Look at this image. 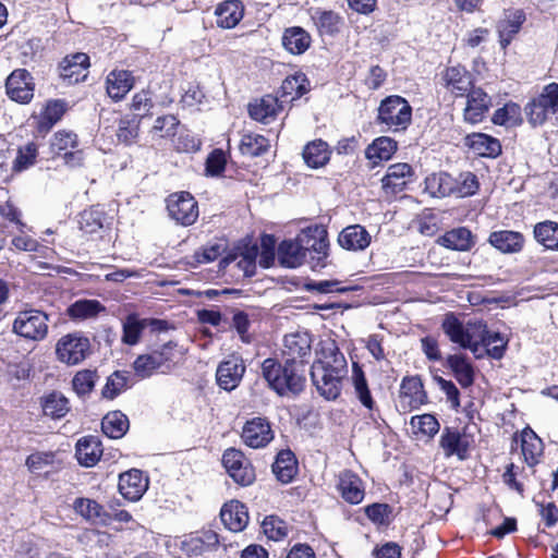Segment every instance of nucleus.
Masks as SVG:
<instances>
[{"mask_svg": "<svg viewBox=\"0 0 558 558\" xmlns=\"http://www.w3.org/2000/svg\"><path fill=\"white\" fill-rule=\"evenodd\" d=\"M466 336L470 338V347L464 349L476 353L480 347H484L486 354L494 360H501L505 356L508 339L499 331H492L487 323L482 318L468 320L465 324Z\"/></svg>", "mask_w": 558, "mask_h": 558, "instance_id": "obj_3", "label": "nucleus"}, {"mask_svg": "<svg viewBox=\"0 0 558 558\" xmlns=\"http://www.w3.org/2000/svg\"><path fill=\"white\" fill-rule=\"evenodd\" d=\"M272 473L282 484L291 483L299 472V462L290 449L280 450L271 465Z\"/></svg>", "mask_w": 558, "mask_h": 558, "instance_id": "obj_40", "label": "nucleus"}, {"mask_svg": "<svg viewBox=\"0 0 558 558\" xmlns=\"http://www.w3.org/2000/svg\"><path fill=\"white\" fill-rule=\"evenodd\" d=\"M72 508L76 514L92 524L101 526L110 525L109 512L95 499L77 497L74 499Z\"/></svg>", "mask_w": 558, "mask_h": 558, "instance_id": "obj_30", "label": "nucleus"}, {"mask_svg": "<svg viewBox=\"0 0 558 558\" xmlns=\"http://www.w3.org/2000/svg\"><path fill=\"white\" fill-rule=\"evenodd\" d=\"M269 149L270 141L266 136L253 132L243 134L239 144L240 153L251 158L263 156Z\"/></svg>", "mask_w": 558, "mask_h": 558, "instance_id": "obj_56", "label": "nucleus"}, {"mask_svg": "<svg viewBox=\"0 0 558 558\" xmlns=\"http://www.w3.org/2000/svg\"><path fill=\"white\" fill-rule=\"evenodd\" d=\"M240 437L248 448L263 449L274 440L275 432L266 416H254L244 423Z\"/></svg>", "mask_w": 558, "mask_h": 558, "instance_id": "obj_16", "label": "nucleus"}, {"mask_svg": "<svg viewBox=\"0 0 558 558\" xmlns=\"http://www.w3.org/2000/svg\"><path fill=\"white\" fill-rule=\"evenodd\" d=\"M165 203L169 218L178 226L191 227L199 217L198 202L187 191H178L169 194Z\"/></svg>", "mask_w": 558, "mask_h": 558, "instance_id": "obj_8", "label": "nucleus"}, {"mask_svg": "<svg viewBox=\"0 0 558 558\" xmlns=\"http://www.w3.org/2000/svg\"><path fill=\"white\" fill-rule=\"evenodd\" d=\"M220 519L229 531L241 532L248 524L247 507L239 500H230L222 506Z\"/></svg>", "mask_w": 558, "mask_h": 558, "instance_id": "obj_33", "label": "nucleus"}, {"mask_svg": "<svg viewBox=\"0 0 558 558\" xmlns=\"http://www.w3.org/2000/svg\"><path fill=\"white\" fill-rule=\"evenodd\" d=\"M440 328L447 338L461 348L470 347L465 325L454 312H447L441 320Z\"/></svg>", "mask_w": 558, "mask_h": 558, "instance_id": "obj_51", "label": "nucleus"}, {"mask_svg": "<svg viewBox=\"0 0 558 558\" xmlns=\"http://www.w3.org/2000/svg\"><path fill=\"white\" fill-rule=\"evenodd\" d=\"M453 178L447 171L433 172L424 179V191L432 197H450L453 191Z\"/></svg>", "mask_w": 558, "mask_h": 558, "instance_id": "obj_48", "label": "nucleus"}, {"mask_svg": "<svg viewBox=\"0 0 558 558\" xmlns=\"http://www.w3.org/2000/svg\"><path fill=\"white\" fill-rule=\"evenodd\" d=\"M80 229L86 235L99 233L106 225H109L105 207L100 204L93 205L80 214Z\"/></svg>", "mask_w": 558, "mask_h": 558, "instance_id": "obj_42", "label": "nucleus"}, {"mask_svg": "<svg viewBox=\"0 0 558 558\" xmlns=\"http://www.w3.org/2000/svg\"><path fill=\"white\" fill-rule=\"evenodd\" d=\"M43 413L52 420L63 418L71 410L69 399L60 391L52 390L40 398Z\"/></svg>", "mask_w": 558, "mask_h": 558, "instance_id": "obj_49", "label": "nucleus"}, {"mask_svg": "<svg viewBox=\"0 0 558 558\" xmlns=\"http://www.w3.org/2000/svg\"><path fill=\"white\" fill-rule=\"evenodd\" d=\"M106 311V306L96 299H78L66 307L65 315L70 320L78 323L95 319Z\"/></svg>", "mask_w": 558, "mask_h": 558, "instance_id": "obj_36", "label": "nucleus"}, {"mask_svg": "<svg viewBox=\"0 0 558 558\" xmlns=\"http://www.w3.org/2000/svg\"><path fill=\"white\" fill-rule=\"evenodd\" d=\"M492 122L495 125L505 128H517L522 125V108L519 104L509 100L501 108L494 111Z\"/></svg>", "mask_w": 558, "mask_h": 558, "instance_id": "obj_54", "label": "nucleus"}, {"mask_svg": "<svg viewBox=\"0 0 558 558\" xmlns=\"http://www.w3.org/2000/svg\"><path fill=\"white\" fill-rule=\"evenodd\" d=\"M90 66L89 56L85 52H75L65 56L59 63V75L68 84H77L85 81Z\"/></svg>", "mask_w": 558, "mask_h": 558, "instance_id": "obj_20", "label": "nucleus"}, {"mask_svg": "<svg viewBox=\"0 0 558 558\" xmlns=\"http://www.w3.org/2000/svg\"><path fill=\"white\" fill-rule=\"evenodd\" d=\"M245 371L246 366L243 359L240 355L230 354L218 364L216 369L217 385L230 392L239 387Z\"/></svg>", "mask_w": 558, "mask_h": 558, "instance_id": "obj_18", "label": "nucleus"}, {"mask_svg": "<svg viewBox=\"0 0 558 558\" xmlns=\"http://www.w3.org/2000/svg\"><path fill=\"white\" fill-rule=\"evenodd\" d=\"M372 242V235L364 226L350 225L341 230L338 235L339 245L352 252L366 250Z\"/></svg>", "mask_w": 558, "mask_h": 558, "instance_id": "obj_35", "label": "nucleus"}, {"mask_svg": "<svg viewBox=\"0 0 558 558\" xmlns=\"http://www.w3.org/2000/svg\"><path fill=\"white\" fill-rule=\"evenodd\" d=\"M145 325L137 313H130L122 325V342L128 345H135L140 342Z\"/></svg>", "mask_w": 558, "mask_h": 558, "instance_id": "obj_59", "label": "nucleus"}, {"mask_svg": "<svg viewBox=\"0 0 558 558\" xmlns=\"http://www.w3.org/2000/svg\"><path fill=\"white\" fill-rule=\"evenodd\" d=\"M219 544L220 539L217 532L211 529H203L186 537L182 547L189 556H199L217 548Z\"/></svg>", "mask_w": 558, "mask_h": 558, "instance_id": "obj_32", "label": "nucleus"}, {"mask_svg": "<svg viewBox=\"0 0 558 558\" xmlns=\"http://www.w3.org/2000/svg\"><path fill=\"white\" fill-rule=\"evenodd\" d=\"M305 262L312 270L325 268L328 264L329 239L326 229L320 227H308L299 233Z\"/></svg>", "mask_w": 558, "mask_h": 558, "instance_id": "obj_6", "label": "nucleus"}, {"mask_svg": "<svg viewBox=\"0 0 558 558\" xmlns=\"http://www.w3.org/2000/svg\"><path fill=\"white\" fill-rule=\"evenodd\" d=\"M487 243L502 254H518L525 246V236L520 231L496 230L489 233Z\"/></svg>", "mask_w": 558, "mask_h": 558, "instance_id": "obj_27", "label": "nucleus"}, {"mask_svg": "<svg viewBox=\"0 0 558 558\" xmlns=\"http://www.w3.org/2000/svg\"><path fill=\"white\" fill-rule=\"evenodd\" d=\"M102 445L98 437L88 435L80 438L75 446V457L85 468L95 466L102 456Z\"/></svg>", "mask_w": 558, "mask_h": 558, "instance_id": "obj_37", "label": "nucleus"}, {"mask_svg": "<svg viewBox=\"0 0 558 558\" xmlns=\"http://www.w3.org/2000/svg\"><path fill=\"white\" fill-rule=\"evenodd\" d=\"M413 109L400 95H389L381 99L377 108L376 123L393 133L404 132L412 123Z\"/></svg>", "mask_w": 558, "mask_h": 558, "instance_id": "obj_4", "label": "nucleus"}, {"mask_svg": "<svg viewBox=\"0 0 558 558\" xmlns=\"http://www.w3.org/2000/svg\"><path fill=\"white\" fill-rule=\"evenodd\" d=\"M337 490L341 498L350 505H359L365 496V488L361 477L351 470L339 474Z\"/></svg>", "mask_w": 558, "mask_h": 558, "instance_id": "obj_29", "label": "nucleus"}, {"mask_svg": "<svg viewBox=\"0 0 558 558\" xmlns=\"http://www.w3.org/2000/svg\"><path fill=\"white\" fill-rule=\"evenodd\" d=\"M312 355V338L307 332H295L284 337L282 359L306 368Z\"/></svg>", "mask_w": 558, "mask_h": 558, "instance_id": "obj_19", "label": "nucleus"}, {"mask_svg": "<svg viewBox=\"0 0 558 558\" xmlns=\"http://www.w3.org/2000/svg\"><path fill=\"white\" fill-rule=\"evenodd\" d=\"M128 376L122 371H116L107 377L106 384L101 389V397L106 400H114L119 395L128 389Z\"/></svg>", "mask_w": 558, "mask_h": 558, "instance_id": "obj_64", "label": "nucleus"}, {"mask_svg": "<svg viewBox=\"0 0 558 558\" xmlns=\"http://www.w3.org/2000/svg\"><path fill=\"white\" fill-rule=\"evenodd\" d=\"M526 21L522 9L510 10L497 24L498 40L501 49L506 50L514 37L520 33Z\"/></svg>", "mask_w": 558, "mask_h": 558, "instance_id": "obj_28", "label": "nucleus"}, {"mask_svg": "<svg viewBox=\"0 0 558 558\" xmlns=\"http://www.w3.org/2000/svg\"><path fill=\"white\" fill-rule=\"evenodd\" d=\"M278 259L282 267L296 268L305 262L299 234L293 240H283L278 246Z\"/></svg>", "mask_w": 558, "mask_h": 558, "instance_id": "obj_50", "label": "nucleus"}, {"mask_svg": "<svg viewBox=\"0 0 558 558\" xmlns=\"http://www.w3.org/2000/svg\"><path fill=\"white\" fill-rule=\"evenodd\" d=\"M56 459V451H35L26 457L25 465L31 473L40 475L45 469L53 468Z\"/></svg>", "mask_w": 558, "mask_h": 558, "instance_id": "obj_62", "label": "nucleus"}, {"mask_svg": "<svg viewBox=\"0 0 558 558\" xmlns=\"http://www.w3.org/2000/svg\"><path fill=\"white\" fill-rule=\"evenodd\" d=\"M305 165L312 169H318L326 166L331 157V149L327 142L322 138L308 142L302 151Z\"/></svg>", "mask_w": 558, "mask_h": 558, "instance_id": "obj_47", "label": "nucleus"}, {"mask_svg": "<svg viewBox=\"0 0 558 558\" xmlns=\"http://www.w3.org/2000/svg\"><path fill=\"white\" fill-rule=\"evenodd\" d=\"M312 41L311 34L301 26L287 27L281 37L283 48L294 56H300L307 51Z\"/></svg>", "mask_w": 558, "mask_h": 558, "instance_id": "obj_41", "label": "nucleus"}, {"mask_svg": "<svg viewBox=\"0 0 558 558\" xmlns=\"http://www.w3.org/2000/svg\"><path fill=\"white\" fill-rule=\"evenodd\" d=\"M480 190V182L477 177L471 172H461L459 177L453 178L452 196L464 198L475 195Z\"/></svg>", "mask_w": 558, "mask_h": 558, "instance_id": "obj_60", "label": "nucleus"}, {"mask_svg": "<svg viewBox=\"0 0 558 558\" xmlns=\"http://www.w3.org/2000/svg\"><path fill=\"white\" fill-rule=\"evenodd\" d=\"M536 243L547 251L558 252V222L544 220L533 227Z\"/></svg>", "mask_w": 558, "mask_h": 558, "instance_id": "obj_52", "label": "nucleus"}, {"mask_svg": "<svg viewBox=\"0 0 558 558\" xmlns=\"http://www.w3.org/2000/svg\"><path fill=\"white\" fill-rule=\"evenodd\" d=\"M5 94L8 98L20 105L32 102L35 94V81L26 69L13 70L5 80Z\"/></svg>", "mask_w": 558, "mask_h": 558, "instance_id": "obj_13", "label": "nucleus"}, {"mask_svg": "<svg viewBox=\"0 0 558 558\" xmlns=\"http://www.w3.org/2000/svg\"><path fill=\"white\" fill-rule=\"evenodd\" d=\"M473 446V436L461 432L457 427L446 426L441 432L439 447L446 458L457 457L460 461L468 460Z\"/></svg>", "mask_w": 558, "mask_h": 558, "instance_id": "obj_15", "label": "nucleus"}, {"mask_svg": "<svg viewBox=\"0 0 558 558\" xmlns=\"http://www.w3.org/2000/svg\"><path fill=\"white\" fill-rule=\"evenodd\" d=\"M98 379L96 369H82L72 378V388L78 397L84 398L92 393Z\"/></svg>", "mask_w": 558, "mask_h": 558, "instance_id": "obj_61", "label": "nucleus"}, {"mask_svg": "<svg viewBox=\"0 0 558 558\" xmlns=\"http://www.w3.org/2000/svg\"><path fill=\"white\" fill-rule=\"evenodd\" d=\"M446 365L462 388H469L474 384V366L465 354H449L446 359Z\"/></svg>", "mask_w": 558, "mask_h": 558, "instance_id": "obj_43", "label": "nucleus"}, {"mask_svg": "<svg viewBox=\"0 0 558 558\" xmlns=\"http://www.w3.org/2000/svg\"><path fill=\"white\" fill-rule=\"evenodd\" d=\"M415 180L416 173L412 165L408 162L391 163L380 180L381 190L386 195L396 196L408 190Z\"/></svg>", "mask_w": 558, "mask_h": 558, "instance_id": "obj_14", "label": "nucleus"}, {"mask_svg": "<svg viewBox=\"0 0 558 558\" xmlns=\"http://www.w3.org/2000/svg\"><path fill=\"white\" fill-rule=\"evenodd\" d=\"M520 447L524 462L527 466L535 468L539 463L544 445L530 426L524 427L520 433Z\"/></svg>", "mask_w": 558, "mask_h": 558, "instance_id": "obj_39", "label": "nucleus"}, {"mask_svg": "<svg viewBox=\"0 0 558 558\" xmlns=\"http://www.w3.org/2000/svg\"><path fill=\"white\" fill-rule=\"evenodd\" d=\"M181 122L178 116L168 113L158 116L151 125L149 133L160 138L170 140L178 134Z\"/></svg>", "mask_w": 558, "mask_h": 558, "instance_id": "obj_58", "label": "nucleus"}, {"mask_svg": "<svg viewBox=\"0 0 558 558\" xmlns=\"http://www.w3.org/2000/svg\"><path fill=\"white\" fill-rule=\"evenodd\" d=\"M283 110V104L276 95L267 94L253 99L247 106V111L254 121L268 124L276 120Z\"/></svg>", "mask_w": 558, "mask_h": 558, "instance_id": "obj_24", "label": "nucleus"}, {"mask_svg": "<svg viewBox=\"0 0 558 558\" xmlns=\"http://www.w3.org/2000/svg\"><path fill=\"white\" fill-rule=\"evenodd\" d=\"M523 110L532 128L546 124L550 116L558 114V83L551 82L543 86L541 93L532 97Z\"/></svg>", "mask_w": 558, "mask_h": 558, "instance_id": "obj_5", "label": "nucleus"}, {"mask_svg": "<svg viewBox=\"0 0 558 558\" xmlns=\"http://www.w3.org/2000/svg\"><path fill=\"white\" fill-rule=\"evenodd\" d=\"M69 102L62 98L48 99L38 114H32L33 132L45 137L69 110Z\"/></svg>", "mask_w": 558, "mask_h": 558, "instance_id": "obj_12", "label": "nucleus"}, {"mask_svg": "<svg viewBox=\"0 0 558 558\" xmlns=\"http://www.w3.org/2000/svg\"><path fill=\"white\" fill-rule=\"evenodd\" d=\"M311 90V82L303 72L288 75L277 92L279 99L284 102H293Z\"/></svg>", "mask_w": 558, "mask_h": 558, "instance_id": "obj_34", "label": "nucleus"}, {"mask_svg": "<svg viewBox=\"0 0 558 558\" xmlns=\"http://www.w3.org/2000/svg\"><path fill=\"white\" fill-rule=\"evenodd\" d=\"M148 488V477L138 469H131L119 475V493L130 501H137Z\"/></svg>", "mask_w": 558, "mask_h": 558, "instance_id": "obj_25", "label": "nucleus"}, {"mask_svg": "<svg viewBox=\"0 0 558 558\" xmlns=\"http://www.w3.org/2000/svg\"><path fill=\"white\" fill-rule=\"evenodd\" d=\"M347 375V359L335 341L322 349L320 357L311 366L313 385L328 401H335L341 396Z\"/></svg>", "mask_w": 558, "mask_h": 558, "instance_id": "obj_1", "label": "nucleus"}, {"mask_svg": "<svg viewBox=\"0 0 558 558\" xmlns=\"http://www.w3.org/2000/svg\"><path fill=\"white\" fill-rule=\"evenodd\" d=\"M128 108L131 112L129 116L140 122H143L145 119H151L155 108L153 92L149 88H142L134 93Z\"/></svg>", "mask_w": 558, "mask_h": 558, "instance_id": "obj_45", "label": "nucleus"}, {"mask_svg": "<svg viewBox=\"0 0 558 558\" xmlns=\"http://www.w3.org/2000/svg\"><path fill=\"white\" fill-rule=\"evenodd\" d=\"M142 122L131 118L129 114L119 120L117 137L124 145H132L136 142Z\"/></svg>", "mask_w": 558, "mask_h": 558, "instance_id": "obj_63", "label": "nucleus"}, {"mask_svg": "<svg viewBox=\"0 0 558 558\" xmlns=\"http://www.w3.org/2000/svg\"><path fill=\"white\" fill-rule=\"evenodd\" d=\"M464 97L466 98L463 109L464 121L470 124L483 122L492 107L490 96L482 87H474Z\"/></svg>", "mask_w": 558, "mask_h": 558, "instance_id": "obj_22", "label": "nucleus"}, {"mask_svg": "<svg viewBox=\"0 0 558 558\" xmlns=\"http://www.w3.org/2000/svg\"><path fill=\"white\" fill-rule=\"evenodd\" d=\"M436 243L447 250L468 252L471 251L476 241L475 235L466 227H457L439 235Z\"/></svg>", "mask_w": 558, "mask_h": 558, "instance_id": "obj_31", "label": "nucleus"}, {"mask_svg": "<svg viewBox=\"0 0 558 558\" xmlns=\"http://www.w3.org/2000/svg\"><path fill=\"white\" fill-rule=\"evenodd\" d=\"M437 84L453 98H463L475 87V76L460 63L445 66L437 74Z\"/></svg>", "mask_w": 558, "mask_h": 558, "instance_id": "obj_9", "label": "nucleus"}, {"mask_svg": "<svg viewBox=\"0 0 558 558\" xmlns=\"http://www.w3.org/2000/svg\"><path fill=\"white\" fill-rule=\"evenodd\" d=\"M151 353L162 374L170 373L182 359V352L174 341L163 343L159 349L153 350Z\"/></svg>", "mask_w": 558, "mask_h": 558, "instance_id": "obj_53", "label": "nucleus"}, {"mask_svg": "<svg viewBox=\"0 0 558 558\" xmlns=\"http://www.w3.org/2000/svg\"><path fill=\"white\" fill-rule=\"evenodd\" d=\"M129 427L128 416L119 410L107 413L101 422L102 433L111 439L122 438L129 430Z\"/></svg>", "mask_w": 558, "mask_h": 558, "instance_id": "obj_55", "label": "nucleus"}, {"mask_svg": "<svg viewBox=\"0 0 558 558\" xmlns=\"http://www.w3.org/2000/svg\"><path fill=\"white\" fill-rule=\"evenodd\" d=\"M217 25L230 29L235 27L244 15V5L240 0H226L215 10Z\"/></svg>", "mask_w": 558, "mask_h": 558, "instance_id": "obj_44", "label": "nucleus"}, {"mask_svg": "<svg viewBox=\"0 0 558 558\" xmlns=\"http://www.w3.org/2000/svg\"><path fill=\"white\" fill-rule=\"evenodd\" d=\"M315 26L320 36H333L340 32L342 17L332 10L318 9L313 16Z\"/></svg>", "mask_w": 558, "mask_h": 558, "instance_id": "obj_57", "label": "nucleus"}, {"mask_svg": "<svg viewBox=\"0 0 558 558\" xmlns=\"http://www.w3.org/2000/svg\"><path fill=\"white\" fill-rule=\"evenodd\" d=\"M351 383L356 399L368 411L369 418L376 423L377 417L375 414L377 413L379 415V409L373 398L363 366L355 361H353L351 365Z\"/></svg>", "mask_w": 558, "mask_h": 558, "instance_id": "obj_21", "label": "nucleus"}, {"mask_svg": "<svg viewBox=\"0 0 558 558\" xmlns=\"http://www.w3.org/2000/svg\"><path fill=\"white\" fill-rule=\"evenodd\" d=\"M400 398L408 399L410 409H417L427 402V395L418 375L403 377L400 385Z\"/></svg>", "mask_w": 558, "mask_h": 558, "instance_id": "obj_46", "label": "nucleus"}, {"mask_svg": "<svg viewBox=\"0 0 558 558\" xmlns=\"http://www.w3.org/2000/svg\"><path fill=\"white\" fill-rule=\"evenodd\" d=\"M464 145L476 156L483 158L496 159L502 153L500 141L482 132L468 134L464 138Z\"/></svg>", "mask_w": 558, "mask_h": 558, "instance_id": "obj_26", "label": "nucleus"}, {"mask_svg": "<svg viewBox=\"0 0 558 558\" xmlns=\"http://www.w3.org/2000/svg\"><path fill=\"white\" fill-rule=\"evenodd\" d=\"M48 315L43 311H21L13 322V331L27 340L39 341L48 333Z\"/></svg>", "mask_w": 558, "mask_h": 558, "instance_id": "obj_11", "label": "nucleus"}, {"mask_svg": "<svg viewBox=\"0 0 558 558\" xmlns=\"http://www.w3.org/2000/svg\"><path fill=\"white\" fill-rule=\"evenodd\" d=\"M56 353L61 362L76 365L90 354L89 339L76 333L65 335L57 342Z\"/></svg>", "mask_w": 558, "mask_h": 558, "instance_id": "obj_17", "label": "nucleus"}, {"mask_svg": "<svg viewBox=\"0 0 558 558\" xmlns=\"http://www.w3.org/2000/svg\"><path fill=\"white\" fill-rule=\"evenodd\" d=\"M221 463L236 485L247 487L256 481L255 466L241 449L227 448L222 453Z\"/></svg>", "mask_w": 558, "mask_h": 558, "instance_id": "obj_10", "label": "nucleus"}, {"mask_svg": "<svg viewBox=\"0 0 558 558\" xmlns=\"http://www.w3.org/2000/svg\"><path fill=\"white\" fill-rule=\"evenodd\" d=\"M49 149L53 159H61L71 169L84 166L85 155L78 135L70 130H59L50 138Z\"/></svg>", "mask_w": 558, "mask_h": 558, "instance_id": "obj_7", "label": "nucleus"}, {"mask_svg": "<svg viewBox=\"0 0 558 558\" xmlns=\"http://www.w3.org/2000/svg\"><path fill=\"white\" fill-rule=\"evenodd\" d=\"M262 376L279 397H298L306 387V368L301 364L267 357L260 365Z\"/></svg>", "mask_w": 558, "mask_h": 558, "instance_id": "obj_2", "label": "nucleus"}, {"mask_svg": "<svg viewBox=\"0 0 558 558\" xmlns=\"http://www.w3.org/2000/svg\"><path fill=\"white\" fill-rule=\"evenodd\" d=\"M398 150V142L389 136H379L365 148V158L372 163V167L380 165L383 161L390 160Z\"/></svg>", "mask_w": 558, "mask_h": 558, "instance_id": "obj_38", "label": "nucleus"}, {"mask_svg": "<svg viewBox=\"0 0 558 558\" xmlns=\"http://www.w3.org/2000/svg\"><path fill=\"white\" fill-rule=\"evenodd\" d=\"M135 84L136 78L133 72L123 69H113L107 74L105 81L106 93L113 102L122 101Z\"/></svg>", "mask_w": 558, "mask_h": 558, "instance_id": "obj_23", "label": "nucleus"}]
</instances>
